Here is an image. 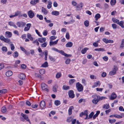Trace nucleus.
<instances>
[{"mask_svg":"<svg viewBox=\"0 0 124 124\" xmlns=\"http://www.w3.org/2000/svg\"><path fill=\"white\" fill-rule=\"evenodd\" d=\"M72 118L71 117H68L66 120L69 123L71 121Z\"/></svg>","mask_w":124,"mask_h":124,"instance_id":"50","label":"nucleus"},{"mask_svg":"<svg viewBox=\"0 0 124 124\" xmlns=\"http://www.w3.org/2000/svg\"><path fill=\"white\" fill-rule=\"evenodd\" d=\"M76 87L78 92L83 91V87L82 85L79 82H77L76 84Z\"/></svg>","mask_w":124,"mask_h":124,"instance_id":"1","label":"nucleus"},{"mask_svg":"<svg viewBox=\"0 0 124 124\" xmlns=\"http://www.w3.org/2000/svg\"><path fill=\"white\" fill-rule=\"evenodd\" d=\"M8 24L9 25L11 26H12L14 27L15 28H17V27L13 22L11 21L9 22H8Z\"/></svg>","mask_w":124,"mask_h":124,"instance_id":"17","label":"nucleus"},{"mask_svg":"<svg viewBox=\"0 0 124 124\" xmlns=\"http://www.w3.org/2000/svg\"><path fill=\"white\" fill-rule=\"evenodd\" d=\"M48 4L47 5V8L48 9H50L52 7L51 4L52 3L50 0L48 1Z\"/></svg>","mask_w":124,"mask_h":124,"instance_id":"33","label":"nucleus"},{"mask_svg":"<svg viewBox=\"0 0 124 124\" xmlns=\"http://www.w3.org/2000/svg\"><path fill=\"white\" fill-rule=\"evenodd\" d=\"M109 121L110 123L112 124L116 122V120L114 119H109Z\"/></svg>","mask_w":124,"mask_h":124,"instance_id":"46","label":"nucleus"},{"mask_svg":"<svg viewBox=\"0 0 124 124\" xmlns=\"http://www.w3.org/2000/svg\"><path fill=\"white\" fill-rule=\"evenodd\" d=\"M66 37L67 39H69L70 36L69 32H67L66 33Z\"/></svg>","mask_w":124,"mask_h":124,"instance_id":"58","label":"nucleus"},{"mask_svg":"<svg viewBox=\"0 0 124 124\" xmlns=\"http://www.w3.org/2000/svg\"><path fill=\"white\" fill-rule=\"evenodd\" d=\"M95 51H103L105 50L103 48H96L94 49Z\"/></svg>","mask_w":124,"mask_h":124,"instance_id":"34","label":"nucleus"},{"mask_svg":"<svg viewBox=\"0 0 124 124\" xmlns=\"http://www.w3.org/2000/svg\"><path fill=\"white\" fill-rule=\"evenodd\" d=\"M93 46L95 47H97L98 46V43L97 42H95L93 43Z\"/></svg>","mask_w":124,"mask_h":124,"instance_id":"63","label":"nucleus"},{"mask_svg":"<svg viewBox=\"0 0 124 124\" xmlns=\"http://www.w3.org/2000/svg\"><path fill=\"white\" fill-rule=\"evenodd\" d=\"M27 121L29 122L30 123V122L29 119L27 116L26 115L24 116L23 117Z\"/></svg>","mask_w":124,"mask_h":124,"instance_id":"48","label":"nucleus"},{"mask_svg":"<svg viewBox=\"0 0 124 124\" xmlns=\"http://www.w3.org/2000/svg\"><path fill=\"white\" fill-rule=\"evenodd\" d=\"M74 109V107L73 106L70 107L68 110V114L69 115H70L72 114V110Z\"/></svg>","mask_w":124,"mask_h":124,"instance_id":"20","label":"nucleus"},{"mask_svg":"<svg viewBox=\"0 0 124 124\" xmlns=\"http://www.w3.org/2000/svg\"><path fill=\"white\" fill-rule=\"evenodd\" d=\"M60 102L59 100H56L55 101L54 104L56 106H58L59 105H60Z\"/></svg>","mask_w":124,"mask_h":124,"instance_id":"36","label":"nucleus"},{"mask_svg":"<svg viewBox=\"0 0 124 124\" xmlns=\"http://www.w3.org/2000/svg\"><path fill=\"white\" fill-rule=\"evenodd\" d=\"M58 52L60 53L62 55H64L65 54V53L63 51H62V50H59V51Z\"/></svg>","mask_w":124,"mask_h":124,"instance_id":"59","label":"nucleus"},{"mask_svg":"<svg viewBox=\"0 0 124 124\" xmlns=\"http://www.w3.org/2000/svg\"><path fill=\"white\" fill-rule=\"evenodd\" d=\"M49 59L50 60H51V61H53V62H54L55 61V59L53 57L49 56Z\"/></svg>","mask_w":124,"mask_h":124,"instance_id":"49","label":"nucleus"},{"mask_svg":"<svg viewBox=\"0 0 124 124\" xmlns=\"http://www.w3.org/2000/svg\"><path fill=\"white\" fill-rule=\"evenodd\" d=\"M14 56L15 58L16 57L18 56V53L16 51L14 53Z\"/></svg>","mask_w":124,"mask_h":124,"instance_id":"47","label":"nucleus"},{"mask_svg":"<svg viewBox=\"0 0 124 124\" xmlns=\"http://www.w3.org/2000/svg\"><path fill=\"white\" fill-rule=\"evenodd\" d=\"M2 50L4 52H6L7 51V49L6 47H3L2 48Z\"/></svg>","mask_w":124,"mask_h":124,"instance_id":"45","label":"nucleus"},{"mask_svg":"<svg viewBox=\"0 0 124 124\" xmlns=\"http://www.w3.org/2000/svg\"><path fill=\"white\" fill-rule=\"evenodd\" d=\"M84 24L86 27H88L89 25V22L88 20H86L84 22Z\"/></svg>","mask_w":124,"mask_h":124,"instance_id":"42","label":"nucleus"},{"mask_svg":"<svg viewBox=\"0 0 124 124\" xmlns=\"http://www.w3.org/2000/svg\"><path fill=\"white\" fill-rule=\"evenodd\" d=\"M99 101V100L98 98H94L92 101V102L93 103L96 104Z\"/></svg>","mask_w":124,"mask_h":124,"instance_id":"14","label":"nucleus"},{"mask_svg":"<svg viewBox=\"0 0 124 124\" xmlns=\"http://www.w3.org/2000/svg\"><path fill=\"white\" fill-rule=\"evenodd\" d=\"M117 95L115 93L113 92L111 94L110 99L111 100H113L116 98Z\"/></svg>","mask_w":124,"mask_h":124,"instance_id":"8","label":"nucleus"},{"mask_svg":"<svg viewBox=\"0 0 124 124\" xmlns=\"http://www.w3.org/2000/svg\"><path fill=\"white\" fill-rule=\"evenodd\" d=\"M120 115L117 114L114 115V116L117 118H121L123 117H124V113H121L120 114Z\"/></svg>","mask_w":124,"mask_h":124,"instance_id":"7","label":"nucleus"},{"mask_svg":"<svg viewBox=\"0 0 124 124\" xmlns=\"http://www.w3.org/2000/svg\"><path fill=\"white\" fill-rule=\"evenodd\" d=\"M18 77L21 79H23L25 78V76L23 74L21 73L19 75Z\"/></svg>","mask_w":124,"mask_h":124,"instance_id":"15","label":"nucleus"},{"mask_svg":"<svg viewBox=\"0 0 124 124\" xmlns=\"http://www.w3.org/2000/svg\"><path fill=\"white\" fill-rule=\"evenodd\" d=\"M41 87L42 90H45L47 92L49 91L47 86L45 83H42L41 84Z\"/></svg>","mask_w":124,"mask_h":124,"instance_id":"3","label":"nucleus"},{"mask_svg":"<svg viewBox=\"0 0 124 124\" xmlns=\"http://www.w3.org/2000/svg\"><path fill=\"white\" fill-rule=\"evenodd\" d=\"M116 2V0H111L110 2V4L112 6L114 5Z\"/></svg>","mask_w":124,"mask_h":124,"instance_id":"44","label":"nucleus"},{"mask_svg":"<svg viewBox=\"0 0 124 124\" xmlns=\"http://www.w3.org/2000/svg\"><path fill=\"white\" fill-rule=\"evenodd\" d=\"M100 112L99 111H97L96 114L93 116V118L94 119H95L96 117L99 114Z\"/></svg>","mask_w":124,"mask_h":124,"instance_id":"31","label":"nucleus"},{"mask_svg":"<svg viewBox=\"0 0 124 124\" xmlns=\"http://www.w3.org/2000/svg\"><path fill=\"white\" fill-rule=\"evenodd\" d=\"M70 88V87L69 86L64 85L62 87V89L65 90H67L69 89Z\"/></svg>","mask_w":124,"mask_h":124,"instance_id":"37","label":"nucleus"},{"mask_svg":"<svg viewBox=\"0 0 124 124\" xmlns=\"http://www.w3.org/2000/svg\"><path fill=\"white\" fill-rule=\"evenodd\" d=\"M101 17V15L99 14H97L95 16V20L97 21L98 19Z\"/></svg>","mask_w":124,"mask_h":124,"instance_id":"30","label":"nucleus"},{"mask_svg":"<svg viewBox=\"0 0 124 124\" xmlns=\"http://www.w3.org/2000/svg\"><path fill=\"white\" fill-rule=\"evenodd\" d=\"M40 106L42 109H44L45 106V101H42L40 102Z\"/></svg>","mask_w":124,"mask_h":124,"instance_id":"9","label":"nucleus"},{"mask_svg":"<svg viewBox=\"0 0 124 124\" xmlns=\"http://www.w3.org/2000/svg\"><path fill=\"white\" fill-rule=\"evenodd\" d=\"M68 93L70 98H73L74 97L75 95L74 93V91L72 90L69 91Z\"/></svg>","mask_w":124,"mask_h":124,"instance_id":"6","label":"nucleus"},{"mask_svg":"<svg viewBox=\"0 0 124 124\" xmlns=\"http://www.w3.org/2000/svg\"><path fill=\"white\" fill-rule=\"evenodd\" d=\"M12 74V73L11 71H8L6 73V75L7 76H10Z\"/></svg>","mask_w":124,"mask_h":124,"instance_id":"24","label":"nucleus"},{"mask_svg":"<svg viewBox=\"0 0 124 124\" xmlns=\"http://www.w3.org/2000/svg\"><path fill=\"white\" fill-rule=\"evenodd\" d=\"M7 91V90L6 89H3L1 90H0V93L2 94H4L6 93Z\"/></svg>","mask_w":124,"mask_h":124,"instance_id":"35","label":"nucleus"},{"mask_svg":"<svg viewBox=\"0 0 124 124\" xmlns=\"http://www.w3.org/2000/svg\"><path fill=\"white\" fill-rule=\"evenodd\" d=\"M48 33L47 31L46 30H45L43 32V35L44 36H46L47 35Z\"/></svg>","mask_w":124,"mask_h":124,"instance_id":"57","label":"nucleus"},{"mask_svg":"<svg viewBox=\"0 0 124 124\" xmlns=\"http://www.w3.org/2000/svg\"><path fill=\"white\" fill-rule=\"evenodd\" d=\"M47 43L46 42H44L43 44H41V46L43 48L46 47L47 45Z\"/></svg>","mask_w":124,"mask_h":124,"instance_id":"55","label":"nucleus"},{"mask_svg":"<svg viewBox=\"0 0 124 124\" xmlns=\"http://www.w3.org/2000/svg\"><path fill=\"white\" fill-rule=\"evenodd\" d=\"M51 13L52 15H55L56 16H57L60 13L59 12L56 11H52Z\"/></svg>","mask_w":124,"mask_h":124,"instance_id":"25","label":"nucleus"},{"mask_svg":"<svg viewBox=\"0 0 124 124\" xmlns=\"http://www.w3.org/2000/svg\"><path fill=\"white\" fill-rule=\"evenodd\" d=\"M86 114H88V110H85L84 112H82L79 115V116L80 117H82L83 115L86 116Z\"/></svg>","mask_w":124,"mask_h":124,"instance_id":"13","label":"nucleus"},{"mask_svg":"<svg viewBox=\"0 0 124 124\" xmlns=\"http://www.w3.org/2000/svg\"><path fill=\"white\" fill-rule=\"evenodd\" d=\"M16 25L19 27H21L24 26L25 25V23L23 22H19L17 23Z\"/></svg>","mask_w":124,"mask_h":124,"instance_id":"4","label":"nucleus"},{"mask_svg":"<svg viewBox=\"0 0 124 124\" xmlns=\"http://www.w3.org/2000/svg\"><path fill=\"white\" fill-rule=\"evenodd\" d=\"M118 70V68L116 66H114L112 71L109 72L110 75H113L116 74V71Z\"/></svg>","mask_w":124,"mask_h":124,"instance_id":"2","label":"nucleus"},{"mask_svg":"<svg viewBox=\"0 0 124 124\" xmlns=\"http://www.w3.org/2000/svg\"><path fill=\"white\" fill-rule=\"evenodd\" d=\"M87 49L88 48H84L81 51V53L83 54H85L86 52V51Z\"/></svg>","mask_w":124,"mask_h":124,"instance_id":"41","label":"nucleus"},{"mask_svg":"<svg viewBox=\"0 0 124 124\" xmlns=\"http://www.w3.org/2000/svg\"><path fill=\"white\" fill-rule=\"evenodd\" d=\"M28 15L31 18H33L34 16V14L33 12L31 10H30L28 12Z\"/></svg>","mask_w":124,"mask_h":124,"instance_id":"5","label":"nucleus"},{"mask_svg":"<svg viewBox=\"0 0 124 124\" xmlns=\"http://www.w3.org/2000/svg\"><path fill=\"white\" fill-rule=\"evenodd\" d=\"M20 13V12L19 11H17L16 12H15V14L14 15L15 16H18Z\"/></svg>","mask_w":124,"mask_h":124,"instance_id":"64","label":"nucleus"},{"mask_svg":"<svg viewBox=\"0 0 124 124\" xmlns=\"http://www.w3.org/2000/svg\"><path fill=\"white\" fill-rule=\"evenodd\" d=\"M42 12L45 15H46L48 12V11L45 8L42 7L41 10Z\"/></svg>","mask_w":124,"mask_h":124,"instance_id":"22","label":"nucleus"},{"mask_svg":"<svg viewBox=\"0 0 124 124\" xmlns=\"http://www.w3.org/2000/svg\"><path fill=\"white\" fill-rule=\"evenodd\" d=\"M101 84L99 81H97L94 83V85L93 86L94 87H97L98 85L100 86Z\"/></svg>","mask_w":124,"mask_h":124,"instance_id":"26","label":"nucleus"},{"mask_svg":"<svg viewBox=\"0 0 124 124\" xmlns=\"http://www.w3.org/2000/svg\"><path fill=\"white\" fill-rule=\"evenodd\" d=\"M27 26L25 27L24 29L25 31H28L30 29L31 26V23H28L26 25Z\"/></svg>","mask_w":124,"mask_h":124,"instance_id":"10","label":"nucleus"},{"mask_svg":"<svg viewBox=\"0 0 124 124\" xmlns=\"http://www.w3.org/2000/svg\"><path fill=\"white\" fill-rule=\"evenodd\" d=\"M46 40V39L45 38L41 37V38H39L38 39V40L40 43H42L43 42H45Z\"/></svg>","mask_w":124,"mask_h":124,"instance_id":"11","label":"nucleus"},{"mask_svg":"<svg viewBox=\"0 0 124 124\" xmlns=\"http://www.w3.org/2000/svg\"><path fill=\"white\" fill-rule=\"evenodd\" d=\"M61 76V72H58L57 73L56 76V78H60Z\"/></svg>","mask_w":124,"mask_h":124,"instance_id":"39","label":"nucleus"},{"mask_svg":"<svg viewBox=\"0 0 124 124\" xmlns=\"http://www.w3.org/2000/svg\"><path fill=\"white\" fill-rule=\"evenodd\" d=\"M45 72L44 70V69H40L39 70V73L42 74H44Z\"/></svg>","mask_w":124,"mask_h":124,"instance_id":"51","label":"nucleus"},{"mask_svg":"<svg viewBox=\"0 0 124 124\" xmlns=\"http://www.w3.org/2000/svg\"><path fill=\"white\" fill-rule=\"evenodd\" d=\"M56 38V37L54 36H52L50 37V41H52V40L55 39Z\"/></svg>","mask_w":124,"mask_h":124,"instance_id":"54","label":"nucleus"},{"mask_svg":"<svg viewBox=\"0 0 124 124\" xmlns=\"http://www.w3.org/2000/svg\"><path fill=\"white\" fill-rule=\"evenodd\" d=\"M58 87V86L56 85H55L53 86V91L54 92H56Z\"/></svg>","mask_w":124,"mask_h":124,"instance_id":"23","label":"nucleus"},{"mask_svg":"<svg viewBox=\"0 0 124 124\" xmlns=\"http://www.w3.org/2000/svg\"><path fill=\"white\" fill-rule=\"evenodd\" d=\"M124 47V39L122 40L120 46V48L121 49H122Z\"/></svg>","mask_w":124,"mask_h":124,"instance_id":"21","label":"nucleus"},{"mask_svg":"<svg viewBox=\"0 0 124 124\" xmlns=\"http://www.w3.org/2000/svg\"><path fill=\"white\" fill-rule=\"evenodd\" d=\"M75 80L74 79H70L69 82L70 85H72L75 82Z\"/></svg>","mask_w":124,"mask_h":124,"instance_id":"32","label":"nucleus"},{"mask_svg":"<svg viewBox=\"0 0 124 124\" xmlns=\"http://www.w3.org/2000/svg\"><path fill=\"white\" fill-rule=\"evenodd\" d=\"M27 37L31 41H33V38L32 37L31 35L29 33L27 34Z\"/></svg>","mask_w":124,"mask_h":124,"instance_id":"29","label":"nucleus"},{"mask_svg":"<svg viewBox=\"0 0 124 124\" xmlns=\"http://www.w3.org/2000/svg\"><path fill=\"white\" fill-rule=\"evenodd\" d=\"M44 53L45 54V59L46 61L47 60V55L48 54V52L47 50H45L44 51Z\"/></svg>","mask_w":124,"mask_h":124,"instance_id":"40","label":"nucleus"},{"mask_svg":"<svg viewBox=\"0 0 124 124\" xmlns=\"http://www.w3.org/2000/svg\"><path fill=\"white\" fill-rule=\"evenodd\" d=\"M83 5V4L82 2L78 5L76 6V8H77V10H80L82 8Z\"/></svg>","mask_w":124,"mask_h":124,"instance_id":"12","label":"nucleus"},{"mask_svg":"<svg viewBox=\"0 0 124 124\" xmlns=\"http://www.w3.org/2000/svg\"><path fill=\"white\" fill-rule=\"evenodd\" d=\"M96 7H98L100 8H102V6L99 3L97 4H96Z\"/></svg>","mask_w":124,"mask_h":124,"instance_id":"53","label":"nucleus"},{"mask_svg":"<svg viewBox=\"0 0 124 124\" xmlns=\"http://www.w3.org/2000/svg\"><path fill=\"white\" fill-rule=\"evenodd\" d=\"M48 66V63L47 62H45L41 66V67H46Z\"/></svg>","mask_w":124,"mask_h":124,"instance_id":"28","label":"nucleus"},{"mask_svg":"<svg viewBox=\"0 0 124 124\" xmlns=\"http://www.w3.org/2000/svg\"><path fill=\"white\" fill-rule=\"evenodd\" d=\"M73 45V43L71 42H68L66 45V46L67 47H71Z\"/></svg>","mask_w":124,"mask_h":124,"instance_id":"18","label":"nucleus"},{"mask_svg":"<svg viewBox=\"0 0 124 124\" xmlns=\"http://www.w3.org/2000/svg\"><path fill=\"white\" fill-rule=\"evenodd\" d=\"M1 111L3 113H5L7 111L6 107L5 106H4L2 108Z\"/></svg>","mask_w":124,"mask_h":124,"instance_id":"27","label":"nucleus"},{"mask_svg":"<svg viewBox=\"0 0 124 124\" xmlns=\"http://www.w3.org/2000/svg\"><path fill=\"white\" fill-rule=\"evenodd\" d=\"M76 122V119H73L72 118L71 120V123L72 124H75Z\"/></svg>","mask_w":124,"mask_h":124,"instance_id":"60","label":"nucleus"},{"mask_svg":"<svg viewBox=\"0 0 124 124\" xmlns=\"http://www.w3.org/2000/svg\"><path fill=\"white\" fill-rule=\"evenodd\" d=\"M5 34L7 37L8 38L11 37L12 35V34L11 32L8 31L6 32Z\"/></svg>","mask_w":124,"mask_h":124,"instance_id":"16","label":"nucleus"},{"mask_svg":"<svg viewBox=\"0 0 124 124\" xmlns=\"http://www.w3.org/2000/svg\"><path fill=\"white\" fill-rule=\"evenodd\" d=\"M3 41L5 42L8 43L10 41V40L9 39L5 38Z\"/></svg>","mask_w":124,"mask_h":124,"instance_id":"52","label":"nucleus"},{"mask_svg":"<svg viewBox=\"0 0 124 124\" xmlns=\"http://www.w3.org/2000/svg\"><path fill=\"white\" fill-rule=\"evenodd\" d=\"M58 40H57L56 41L53 42L52 41H50L49 42V45L50 46L55 45L57 44L58 42Z\"/></svg>","mask_w":124,"mask_h":124,"instance_id":"19","label":"nucleus"},{"mask_svg":"<svg viewBox=\"0 0 124 124\" xmlns=\"http://www.w3.org/2000/svg\"><path fill=\"white\" fill-rule=\"evenodd\" d=\"M70 59H67L65 61V62L66 64H68L70 63Z\"/></svg>","mask_w":124,"mask_h":124,"instance_id":"61","label":"nucleus"},{"mask_svg":"<svg viewBox=\"0 0 124 124\" xmlns=\"http://www.w3.org/2000/svg\"><path fill=\"white\" fill-rule=\"evenodd\" d=\"M124 23V22L123 21H121L120 22L119 21V22L118 24L122 28H124V26L123 25V24Z\"/></svg>","mask_w":124,"mask_h":124,"instance_id":"38","label":"nucleus"},{"mask_svg":"<svg viewBox=\"0 0 124 124\" xmlns=\"http://www.w3.org/2000/svg\"><path fill=\"white\" fill-rule=\"evenodd\" d=\"M37 17H38L40 20H42L43 19V17L41 15H39L38 14L37 15Z\"/></svg>","mask_w":124,"mask_h":124,"instance_id":"43","label":"nucleus"},{"mask_svg":"<svg viewBox=\"0 0 124 124\" xmlns=\"http://www.w3.org/2000/svg\"><path fill=\"white\" fill-rule=\"evenodd\" d=\"M94 114V113L93 112H92L91 113L89 114V118H91L93 117Z\"/></svg>","mask_w":124,"mask_h":124,"instance_id":"56","label":"nucleus"},{"mask_svg":"<svg viewBox=\"0 0 124 124\" xmlns=\"http://www.w3.org/2000/svg\"><path fill=\"white\" fill-rule=\"evenodd\" d=\"M21 67L22 68L24 69L26 68V65L24 64H22L21 65Z\"/></svg>","mask_w":124,"mask_h":124,"instance_id":"62","label":"nucleus"}]
</instances>
